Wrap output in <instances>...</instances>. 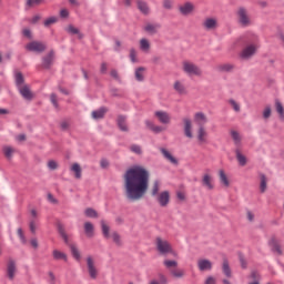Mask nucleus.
<instances>
[{
  "label": "nucleus",
  "mask_w": 284,
  "mask_h": 284,
  "mask_svg": "<svg viewBox=\"0 0 284 284\" xmlns=\"http://www.w3.org/2000/svg\"><path fill=\"white\" fill-rule=\"evenodd\" d=\"M145 125H146L148 130H151V132H153V134H161V132H165L164 126L156 125V124H154V122H152L150 120L145 121Z\"/></svg>",
  "instance_id": "nucleus-19"
},
{
  "label": "nucleus",
  "mask_w": 284,
  "mask_h": 284,
  "mask_svg": "<svg viewBox=\"0 0 284 284\" xmlns=\"http://www.w3.org/2000/svg\"><path fill=\"white\" fill-rule=\"evenodd\" d=\"M130 150H131V152H133V154H139V155L143 154V150L141 149V145H139V144H132L130 146Z\"/></svg>",
  "instance_id": "nucleus-49"
},
{
  "label": "nucleus",
  "mask_w": 284,
  "mask_h": 284,
  "mask_svg": "<svg viewBox=\"0 0 284 284\" xmlns=\"http://www.w3.org/2000/svg\"><path fill=\"white\" fill-rule=\"evenodd\" d=\"M59 17H50L47 20H44V28H50V26H54V23H58Z\"/></svg>",
  "instance_id": "nucleus-43"
},
{
  "label": "nucleus",
  "mask_w": 284,
  "mask_h": 284,
  "mask_svg": "<svg viewBox=\"0 0 284 284\" xmlns=\"http://www.w3.org/2000/svg\"><path fill=\"white\" fill-rule=\"evenodd\" d=\"M173 90H175V92L181 95L187 94V88H185V83H183V81L180 80H176L173 83Z\"/></svg>",
  "instance_id": "nucleus-21"
},
{
  "label": "nucleus",
  "mask_w": 284,
  "mask_h": 284,
  "mask_svg": "<svg viewBox=\"0 0 284 284\" xmlns=\"http://www.w3.org/2000/svg\"><path fill=\"white\" fill-rule=\"evenodd\" d=\"M16 84L18 89L26 85L23 84V74H21L20 72L16 73Z\"/></svg>",
  "instance_id": "nucleus-48"
},
{
  "label": "nucleus",
  "mask_w": 284,
  "mask_h": 284,
  "mask_svg": "<svg viewBox=\"0 0 284 284\" xmlns=\"http://www.w3.org/2000/svg\"><path fill=\"white\" fill-rule=\"evenodd\" d=\"M217 175L222 187H230V178L227 176V173H225V170H219Z\"/></svg>",
  "instance_id": "nucleus-22"
},
{
  "label": "nucleus",
  "mask_w": 284,
  "mask_h": 284,
  "mask_svg": "<svg viewBox=\"0 0 284 284\" xmlns=\"http://www.w3.org/2000/svg\"><path fill=\"white\" fill-rule=\"evenodd\" d=\"M45 43L40 42V41H31L26 44V50L28 52H36L37 54H41V52H45Z\"/></svg>",
  "instance_id": "nucleus-6"
},
{
  "label": "nucleus",
  "mask_w": 284,
  "mask_h": 284,
  "mask_svg": "<svg viewBox=\"0 0 284 284\" xmlns=\"http://www.w3.org/2000/svg\"><path fill=\"white\" fill-rule=\"evenodd\" d=\"M47 165H48L49 170H58L59 169V163L54 160H50Z\"/></svg>",
  "instance_id": "nucleus-54"
},
{
  "label": "nucleus",
  "mask_w": 284,
  "mask_h": 284,
  "mask_svg": "<svg viewBox=\"0 0 284 284\" xmlns=\"http://www.w3.org/2000/svg\"><path fill=\"white\" fill-rule=\"evenodd\" d=\"M70 171L73 173L74 179L81 180L83 176V169H81V164L79 163H73L70 166Z\"/></svg>",
  "instance_id": "nucleus-25"
},
{
  "label": "nucleus",
  "mask_w": 284,
  "mask_h": 284,
  "mask_svg": "<svg viewBox=\"0 0 284 284\" xmlns=\"http://www.w3.org/2000/svg\"><path fill=\"white\" fill-rule=\"evenodd\" d=\"M84 234L89 239H92V236H94V225L91 222H85L84 223Z\"/></svg>",
  "instance_id": "nucleus-32"
},
{
  "label": "nucleus",
  "mask_w": 284,
  "mask_h": 284,
  "mask_svg": "<svg viewBox=\"0 0 284 284\" xmlns=\"http://www.w3.org/2000/svg\"><path fill=\"white\" fill-rule=\"evenodd\" d=\"M50 101H51L52 105H54L55 108H59V100L57 99V94L52 93L50 95Z\"/></svg>",
  "instance_id": "nucleus-56"
},
{
  "label": "nucleus",
  "mask_w": 284,
  "mask_h": 284,
  "mask_svg": "<svg viewBox=\"0 0 284 284\" xmlns=\"http://www.w3.org/2000/svg\"><path fill=\"white\" fill-rule=\"evenodd\" d=\"M156 201L161 207H168L170 204V192L163 191L156 195Z\"/></svg>",
  "instance_id": "nucleus-11"
},
{
  "label": "nucleus",
  "mask_w": 284,
  "mask_h": 284,
  "mask_svg": "<svg viewBox=\"0 0 284 284\" xmlns=\"http://www.w3.org/2000/svg\"><path fill=\"white\" fill-rule=\"evenodd\" d=\"M21 97H23V99H26L27 101H32V99H34V94H32V91L30 90V85L24 84L20 88H18Z\"/></svg>",
  "instance_id": "nucleus-13"
},
{
  "label": "nucleus",
  "mask_w": 284,
  "mask_h": 284,
  "mask_svg": "<svg viewBox=\"0 0 284 284\" xmlns=\"http://www.w3.org/2000/svg\"><path fill=\"white\" fill-rule=\"evenodd\" d=\"M101 227L104 239H110V226L103 220L101 221Z\"/></svg>",
  "instance_id": "nucleus-40"
},
{
  "label": "nucleus",
  "mask_w": 284,
  "mask_h": 284,
  "mask_svg": "<svg viewBox=\"0 0 284 284\" xmlns=\"http://www.w3.org/2000/svg\"><path fill=\"white\" fill-rule=\"evenodd\" d=\"M196 7L193 2L186 1L179 6V12L182 17H190L194 12Z\"/></svg>",
  "instance_id": "nucleus-7"
},
{
  "label": "nucleus",
  "mask_w": 284,
  "mask_h": 284,
  "mask_svg": "<svg viewBox=\"0 0 284 284\" xmlns=\"http://www.w3.org/2000/svg\"><path fill=\"white\" fill-rule=\"evenodd\" d=\"M16 275H17V262L10 258L7 262V276L9 281H14Z\"/></svg>",
  "instance_id": "nucleus-10"
},
{
  "label": "nucleus",
  "mask_w": 284,
  "mask_h": 284,
  "mask_svg": "<svg viewBox=\"0 0 284 284\" xmlns=\"http://www.w3.org/2000/svg\"><path fill=\"white\" fill-rule=\"evenodd\" d=\"M118 125L122 132H128V124L125 123V116L120 115L118 118Z\"/></svg>",
  "instance_id": "nucleus-38"
},
{
  "label": "nucleus",
  "mask_w": 284,
  "mask_h": 284,
  "mask_svg": "<svg viewBox=\"0 0 284 284\" xmlns=\"http://www.w3.org/2000/svg\"><path fill=\"white\" fill-rule=\"evenodd\" d=\"M171 274L175 278H183V276H185V272H183V270H179V268L171 270Z\"/></svg>",
  "instance_id": "nucleus-44"
},
{
  "label": "nucleus",
  "mask_w": 284,
  "mask_h": 284,
  "mask_svg": "<svg viewBox=\"0 0 284 284\" xmlns=\"http://www.w3.org/2000/svg\"><path fill=\"white\" fill-rule=\"evenodd\" d=\"M155 247L160 254L163 256H168V254H172L173 256H176V252L172 248V244L168 242V240H163L161 237L155 239Z\"/></svg>",
  "instance_id": "nucleus-2"
},
{
  "label": "nucleus",
  "mask_w": 284,
  "mask_h": 284,
  "mask_svg": "<svg viewBox=\"0 0 284 284\" xmlns=\"http://www.w3.org/2000/svg\"><path fill=\"white\" fill-rule=\"evenodd\" d=\"M123 181L128 201H141L150 187V172L141 165H135L125 171Z\"/></svg>",
  "instance_id": "nucleus-1"
},
{
  "label": "nucleus",
  "mask_w": 284,
  "mask_h": 284,
  "mask_svg": "<svg viewBox=\"0 0 284 284\" xmlns=\"http://www.w3.org/2000/svg\"><path fill=\"white\" fill-rule=\"evenodd\" d=\"M69 16H70V12H69L67 9H62V10L60 11V17H61L62 19H68Z\"/></svg>",
  "instance_id": "nucleus-63"
},
{
  "label": "nucleus",
  "mask_w": 284,
  "mask_h": 284,
  "mask_svg": "<svg viewBox=\"0 0 284 284\" xmlns=\"http://www.w3.org/2000/svg\"><path fill=\"white\" fill-rule=\"evenodd\" d=\"M268 245L272 252H274L275 254H283V250H281V244H278V240H276V237H271L268 241Z\"/></svg>",
  "instance_id": "nucleus-24"
},
{
  "label": "nucleus",
  "mask_w": 284,
  "mask_h": 284,
  "mask_svg": "<svg viewBox=\"0 0 284 284\" xmlns=\"http://www.w3.org/2000/svg\"><path fill=\"white\" fill-rule=\"evenodd\" d=\"M182 69L189 77H203V70H201L194 62L184 61L182 63Z\"/></svg>",
  "instance_id": "nucleus-4"
},
{
  "label": "nucleus",
  "mask_w": 284,
  "mask_h": 284,
  "mask_svg": "<svg viewBox=\"0 0 284 284\" xmlns=\"http://www.w3.org/2000/svg\"><path fill=\"white\" fill-rule=\"evenodd\" d=\"M183 125H184V135L187 139H193L194 134L192 133V120L190 118H183Z\"/></svg>",
  "instance_id": "nucleus-14"
},
{
  "label": "nucleus",
  "mask_w": 284,
  "mask_h": 284,
  "mask_svg": "<svg viewBox=\"0 0 284 284\" xmlns=\"http://www.w3.org/2000/svg\"><path fill=\"white\" fill-rule=\"evenodd\" d=\"M266 190H267V178H265V175H261L260 191L264 193Z\"/></svg>",
  "instance_id": "nucleus-46"
},
{
  "label": "nucleus",
  "mask_w": 284,
  "mask_h": 284,
  "mask_svg": "<svg viewBox=\"0 0 284 284\" xmlns=\"http://www.w3.org/2000/svg\"><path fill=\"white\" fill-rule=\"evenodd\" d=\"M135 79H136V81H144L145 68L139 67L138 69H135Z\"/></svg>",
  "instance_id": "nucleus-36"
},
{
  "label": "nucleus",
  "mask_w": 284,
  "mask_h": 284,
  "mask_svg": "<svg viewBox=\"0 0 284 284\" xmlns=\"http://www.w3.org/2000/svg\"><path fill=\"white\" fill-rule=\"evenodd\" d=\"M160 152L164 156V159L169 161V163H172V165H179V160H176V158H174V155H172V153L168 151V149L161 148Z\"/></svg>",
  "instance_id": "nucleus-20"
},
{
  "label": "nucleus",
  "mask_w": 284,
  "mask_h": 284,
  "mask_svg": "<svg viewBox=\"0 0 284 284\" xmlns=\"http://www.w3.org/2000/svg\"><path fill=\"white\" fill-rule=\"evenodd\" d=\"M70 248H71V254L73 258L75 261H81V252H79V248H77V246L74 245H71Z\"/></svg>",
  "instance_id": "nucleus-42"
},
{
  "label": "nucleus",
  "mask_w": 284,
  "mask_h": 284,
  "mask_svg": "<svg viewBox=\"0 0 284 284\" xmlns=\"http://www.w3.org/2000/svg\"><path fill=\"white\" fill-rule=\"evenodd\" d=\"M222 272L226 278H232V268H230V262L227 260H223Z\"/></svg>",
  "instance_id": "nucleus-33"
},
{
  "label": "nucleus",
  "mask_w": 284,
  "mask_h": 284,
  "mask_svg": "<svg viewBox=\"0 0 284 284\" xmlns=\"http://www.w3.org/2000/svg\"><path fill=\"white\" fill-rule=\"evenodd\" d=\"M257 50H258V44H255V43L248 44L242 50L241 58L251 59V57H254V54H256Z\"/></svg>",
  "instance_id": "nucleus-8"
},
{
  "label": "nucleus",
  "mask_w": 284,
  "mask_h": 284,
  "mask_svg": "<svg viewBox=\"0 0 284 284\" xmlns=\"http://www.w3.org/2000/svg\"><path fill=\"white\" fill-rule=\"evenodd\" d=\"M160 191H161V181L154 180L150 190L151 196H158Z\"/></svg>",
  "instance_id": "nucleus-30"
},
{
  "label": "nucleus",
  "mask_w": 284,
  "mask_h": 284,
  "mask_svg": "<svg viewBox=\"0 0 284 284\" xmlns=\"http://www.w3.org/2000/svg\"><path fill=\"white\" fill-rule=\"evenodd\" d=\"M231 108H233L234 112H241V104L235 100H229Z\"/></svg>",
  "instance_id": "nucleus-50"
},
{
  "label": "nucleus",
  "mask_w": 284,
  "mask_h": 284,
  "mask_svg": "<svg viewBox=\"0 0 284 284\" xmlns=\"http://www.w3.org/2000/svg\"><path fill=\"white\" fill-rule=\"evenodd\" d=\"M202 185L203 187H206V190H214V181L210 173H206L202 176Z\"/></svg>",
  "instance_id": "nucleus-23"
},
{
  "label": "nucleus",
  "mask_w": 284,
  "mask_h": 284,
  "mask_svg": "<svg viewBox=\"0 0 284 284\" xmlns=\"http://www.w3.org/2000/svg\"><path fill=\"white\" fill-rule=\"evenodd\" d=\"M43 3V0H27V6L29 8H34V6H41Z\"/></svg>",
  "instance_id": "nucleus-53"
},
{
  "label": "nucleus",
  "mask_w": 284,
  "mask_h": 284,
  "mask_svg": "<svg viewBox=\"0 0 284 284\" xmlns=\"http://www.w3.org/2000/svg\"><path fill=\"white\" fill-rule=\"evenodd\" d=\"M52 256L54 261H64V263H68V255L59 250H53Z\"/></svg>",
  "instance_id": "nucleus-29"
},
{
  "label": "nucleus",
  "mask_w": 284,
  "mask_h": 284,
  "mask_svg": "<svg viewBox=\"0 0 284 284\" xmlns=\"http://www.w3.org/2000/svg\"><path fill=\"white\" fill-rule=\"evenodd\" d=\"M54 62V52L51 51L47 57L43 58L42 60V68H50L52 63Z\"/></svg>",
  "instance_id": "nucleus-27"
},
{
  "label": "nucleus",
  "mask_w": 284,
  "mask_h": 284,
  "mask_svg": "<svg viewBox=\"0 0 284 284\" xmlns=\"http://www.w3.org/2000/svg\"><path fill=\"white\" fill-rule=\"evenodd\" d=\"M140 50L142 52H150V40L143 38L140 40Z\"/></svg>",
  "instance_id": "nucleus-37"
},
{
  "label": "nucleus",
  "mask_w": 284,
  "mask_h": 284,
  "mask_svg": "<svg viewBox=\"0 0 284 284\" xmlns=\"http://www.w3.org/2000/svg\"><path fill=\"white\" fill-rule=\"evenodd\" d=\"M2 152L7 159H12V154L16 151H14V148L6 145L2 148Z\"/></svg>",
  "instance_id": "nucleus-39"
},
{
  "label": "nucleus",
  "mask_w": 284,
  "mask_h": 284,
  "mask_svg": "<svg viewBox=\"0 0 284 284\" xmlns=\"http://www.w3.org/2000/svg\"><path fill=\"white\" fill-rule=\"evenodd\" d=\"M230 134L232 141L234 142V145H236V148H241V143L243 142V135H241L236 130H231Z\"/></svg>",
  "instance_id": "nucleus-26"
},
{
  "label": "nucleus",
  "mask_w": 284,
  "mask_h": 284,
  "mask_svg": "<svg viewBox=\"0 0 284 284\" xmlns=\"http://www.w3.org/2000/svg\"><path fill=\"white\" fill-rule=\"evenodd\" d=\"M110 236L115 243V245H121V235H119V233L113 232Z\"/></svg>",
  "instance_id": "nucleus-51"
},
{
  "label": "nucleus",
  "mask_w": 284,
  "mask_h": 284,
  "mask_svg": "<svg viewBox=\"0 0 284 284\" xmlns=\"http://www.w3.org/2000/svg\"><path fill=\"white\" fill-rule=\"evenodd\" d=\"M275 110H276L277 114L280 115V118L284 119L283 103H281V101H278V100L275 101Z\"/></svg>",
  "instance_id": "nucleus-41"
},
{
  "label": "nucleus",
  "mask_w": 284,
  "mask_h": 284,
  "mask_svg": "<svg viewBox=\"0 0 284 284\" xmlns=\"http://www.w3.org/2000/svg\"><path fill=\"white\" fill-rule=\"evenodd\" d=\"M160 29H161V24L152 23V22H146L143 27L144 32L151 36L156 34V32H159Z\"/></svg>",
  "instance_id": "nucleus-16"
},
{
  "label": "nucleus",
  "mask_w": 284,
  "mask_h": 284,
  "mask_svg": "<svg viewBox=\"0 0 284 284\" xmlns=\"http://www.w3.org/2000/svg\"><path fill=\"white\" fill-rule=\"evenodd\" d=\"M59 234L62 236L65 243H68V234H65V229L63 226H59Z\"/></svg>",
  "instance_id": "nucleus-58"
},
{
  "label": "nucleus",
  "mask_w": 284,
  "mask_h": 284,
  "mask_svg": "<svg viewBox=\"0 0 284 284\" xmlns=\"http://www.w3.org/2000/svg\"><path fill=\"white\" fill-rule=\"evenodd\" d=\"M237 23L242 26V28H250L252 26V18L250 17V12L245 9V7H240L236 11Z\"/></svg>",
  "instance_id": "nucleus-3"
},
{
  "label": "nucleus",
  "mask_w": 284,
  "mask_h": 284,
  "mask_svg": "<svg viewBox=\"0 0 284 284\" xmlns=\"http://www.w3.org/2000/svg\"><path fill=\"white\" fill-rule=\"evenodd\" d=\"M87 270L92 281H97L99 278V267L97 266V260L93 256L87 257Z\"/></svg>",
  "instance_id": "nucleus-5"
},
{
  "label": "nucleus",
  "mask_w": 284,
  "mask_h": 284,
  "mask_svg": "<svg viewBox=\"0 0 284 284\" xmlns=\"http://www.w3.org/2000/svg\"><path fill=\"white\" fill-rule=\"evenodd\" d=\"M67 32H69V34H79V30L74 26H72V24H70L67 28Z\"/></svg>",
  "instance_id": "nucleus-55"
},
{
  "label": "nucleus",
  "mask_w": 284,
  "mask_h": 284,
  "mask_svg": "<svg viewBox=\"0 0 284 284\" xmlns=\"http://www.w3.org/2000/svg\"><path fill=\"white\" fill-rule=\"evenodd\" d=\"M18 236L22 241V243H26V235H23V230L18 229Z\"/></svg>",
  "instance_id": "nucleus-64"
},
{
  "label": "nucleus",
  "mask_w": 284,
  "mask_h": 284,
  "mask_svg": "<svg viewBox=\"0 0 284 284\" xmlns=\"http://www.w3.org/2000/svg\"><path fill=\"white\" fill-rule=\"evenodd\" d=\"M219 70L221 72H232V70H234V65L233 64H230V63H225V64H221L219 67Z\"/></svg>",
  "instance_id": "nucleus-45"
},
{
  "label": "nucleus",
  "mask_w": 284,
  "mask_h": 284,
  "mask_svg": "<svg viewBox=\"0 0 284 284\" xmlns=\"http://www.w3.org/2000/svg\"><path fill=\"white\" fill-rule=\"evenodd\" d=\"M130 60L132 61V63H136V50H130Z\"/></svg>",
  "instance_id": "nucleus-59"
},
{
  "label": "nucleus",
  "mask_w": 284,
  "mask_h": 284,
  "mask_svg": "<svg viewBox=\"0 0 284 284\" xmlns=\"http://www.w3.org/2000/svg\"><path fill=\"white\" fill-rule=\"evenodd\" d=\"M202 26L204 30H216V28H219V21L216 18H206Z\"/></svg>",
  "instance_id": "nucleus-15"
},
{
  "label": "nucleus",
  "mask_w": 284,
  "mask_h": 284,
  "mask_svg": "<svg viewBox=\"0 0 284 284\" xmlns=\"http://www.w3.org/2000/svg\"><path fill=\"white\" fill-rule=\"evenodd\" d=\"M84 214H85V216H88L89 219H98V216H99V213H97V212L94 211V209H87V210L84 211Z\"/></svg>",
  "instance_id": "nucleus-47"
},
{
  "label": "nucleus",
  "mask_w": 284,
  "mask_h": 284,
  "mask_svg": "<svg viewBox=\"0 0 284 284\" xmlns=\"http://www.w3.org/2000/svg\"><path fill=\"white\" fill-rule=\"evenodd\" d=\"M272 116V106H265L263 111V119L267 120Z\"/></svg>",
  "instance_id": "nucleus-52"
},
{
  "label": "nucleus",
  "mask_w": 284,
  "mask_h": 284,
  "mask_svg": "<svg viewBox=\"0 0 284 284\" xmlns=\"http://www.w3.org/2000/svg\"><path fill=\"white\" fill-rule=\"evenodd\" d=\"M154 116L163 125H170L172 123V116L166 111H155Z\"/></svg>",
  "instance_id": "nucleus-9"
},
{
  "label": "nucleus",
  "mask_w": 284,
  "mask_h": 284,
  "mask_svg": "<svg viewBox=\"0 0 284 284\" xmlns=\"http://www.w3.org/2000/svg\"><path fill=\"white\" fill-rule=\"evenodd\" d=\"M106 112H108V109L100 108L97 111H92L91 116H92V119H95V120L103 119V116H105Z\"/></svg>",
  "instance_id": "nucleus-34"
},
{
  "label": "nucleus",
  "mask_w": 284,
  "mask_h": 284,
  "mask_svg": "<svg viewBox=\"0 0 284 284\" xmlns=\"http://www.w3.org/2000/svg\"><path fill=\"white\" fill-rule=\"evenodd\" d=\"M213 267L212 261L207 258L197 260V268L200 272H210Z\"/></svg>",
  "instance_id": "nucleus-12"
},
{
  "label": "nucleus",
  "mask_w": 284,
  "mask_h": 284,
  "mask_svg": "<svg viewBox=\"0 0 284 284\" xmlns=\"http://www.w3.org/2000/svg\"><path fill=\"white\" fill-rule=\"evenodd\" d=\"M138 9L140 10V12H142V14H150V7L148 6V2L143 1V0H138Z\"/></svg>",
  "instance_id": "nucleus-31"
},
{
  "label": "nucleus",
  "mask_w": 284,
  "mask_h": 284,
  "mask_svg": "<svg viewBox=\"0 0 284 284\" xmlns=\"http://www.w3.org/2000/svg\"><path fill=\"white\" fill-rule=\"evenodd\" d=\"M163 265L166 270H170V272H172V270H175V267L179 266V262L174 260H164Z\"/></svg>",
  "instance_id": "nucleus-35"
},
{
  "label": "nucleus",
  "mask_w": 284,
  "mask_h": 284,
  "mask_svg": "<svg viewBox=\"0 0 284 284\" xmlns=\"http://www.w3.org/2000/svg\"><path fill=\"white\" fill-rule=\"evenodd\" d=\"M30 232H31L32 234H37V221H34V220H32V221L30 222Z\"/></svg>",
  "instance_id": "nucleus-60"
},
{
  "label": "nucleus",
  "mask_w": 284,
  "mask_h": 284,
  "mask_svg": "<svg viewBox=\"0 0 284 284\" xmlns=\"http://www.w3.org/2000/svg\"><path fill=\"white\" fill-rule=\"evenodd\" d=\"M172 6H174V2H172V0L163 1V8H165V10H172Z\"/></svg>",
  "instance_id": "nucleus-57"
},
{
  "label": "nucleus",
  "mask_w": 284,
  "mask_h": 284,
  "mask_svg": "<svg viewBox=\"0 0 284 284\" xmlns=\"http://www.w3.org/2000/svg\"><path fill=\"white\" fill-rule=\"evenodd\" d=\"M196 136L200 145H203V143H207V130L205 126H199L196 131Z\"/></svg>",
  "instance_id": "nucleus-18"
},
{
  "label": "nucleus",
  "mask_w": 284,
  "mask_h": 284,
  "mask_svg": "<svg viewBox=\"0 0 284 284\" xmlns=\"http://www.w3.org/2000/svg\"><path fill=\"white\" fill-rule=\"evenodd\" d=\"M194 123H196L199 128H205V123H207V115L203 112H196L194 114Z\"/></svg>",
  "instance_id": "nucleus-17"
},
{
  "label": "nucleus",
  "mask_w": 284,
  "mask_h": 284,
  "mask_svg": "<svg viewBox=\"0 0 284 284\" xmlns=\"http://www.w3.org/2000/svg\"><path fill=\"white\" fill-rule=\"evenodd\" d=\"M235 156L237 159L239 165H241L242 168H244V165H247V158L243 153H241V149L235 150Z\"/></svg>",
  "instance_id": "nucleus-28"
},
{
  "label": "nucleus",
  "mask_w": 284,
  "mask_h": 284,
  "mask_svg": "<svg viewBox=\"0 0 284 284\" xmlns=\"http://www.w3.org/2000/svg\"><path fill=\"white\" fill-rule=\"evenodd\" d=\"M22 34L27 37V39H32V31H30V29H23Z\"/></svg>",
  "instance_id": "nucleus-62"
},
{
  "label": "nucleus",
  "mask_w": 284,
  "mask_h": 284,
  "mask_svg": "<svg viewBox=\"0 0 284 284\" xmlns=\"http://www.w3.org/2000/svg\"><path fill=\"white\" fill-rule=\"evenodd\" d=\"M204 284H216V277L207 276L204 281Z\"/></svg>",
  "instance_id": "nucleus-61"
}]
</instances>
